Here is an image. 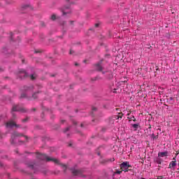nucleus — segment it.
Instances as JSON below:
<instances>
[{
	"label": "nucleus",
	"instance_id": "nucleus-1",
	"mask_svg": "<svg viewBox=\"0 0 179 179\" xmlns=\"http://www.w3.org/2000/svg\"><path fill=\"white\" fill-rule=\"evenodd\" d=\"M37 159H38V160H45V162H52V163H55V164H58V166H62V169H63L64 173H66V170H68V165L62 164L61 163L59 159L57 158L50 157L45 154L38 153Z\"/></svg>",
	"mask_w": 179,
	"mask_h": 179
},
{
	"label": "nucleus",
	"instance_id": "nucleus-2",
	"mask_svg": "<svg viewBox=\"0 0 179 179\" xmlns=\"http://www.w3.org/2000/svg\"><path fill=\"white\" fill-rule=\"evenodd\" d=\"M120 169L122 171L127 173V171H131L132 170V166L129 164V162H124L120 164Z\"/></svg>",
	"mask_w": 179,
	"mask_h": 179
},
{
	"label": "nucleus",
	"instance_id": "nucleus-3",
	"mask_svg": "<svg viewBox=\"0 0 179 179\" xmlns=\"http://www.w3.org/2000/svg\"><path fill=\"white\" fill-rule=\"evenodd\" d=\"M13 111H21V113H26V109L24 108H20L18 105H14L12 108L13 120L16 118Z\"/></svg>",
	"mask_w": 179,
	"mask_h": 179
},
{
	"label": "nucleus",
	"instance_id": "nucleus-4",
	"mask_svg": "<svg viewBox=\"0 0 179 179\" xmlns=\"http://www.w3.org/2000/svg\"><path fill=\"white\" fill-rule=\"evenodd\" d=\"M62 12L63 13V15L65 16V15H68L69 13H71L72 11L71 10V7L68 6H64L62 9Z\"/></svg>",
	"mask_w": 179,
	"mask_h": 179
},
{
	"label": "nucleus",
	"instance_id": "nucleus-5",
	"mask_svg": "<svg viewBox=\"0 0 179 179\" xmlns=\"http://www.w3.org/2000/svg\"><path fill=\"white\" fill-rule=\"evenodd\" d=\"M6 127L7 128H11L12 127H16L17 128H19L20 127V125L16 124V123L15 122L10 121L6 124Z\"/></svg>",
	"mask_w": 179,
	"mask_h": 179
},
{
	"label": "nucleus",
	"instance_id": "nucleus-6",
	"mask_svg": "<svg viewBox=\"0 0 179 179\" xmlns=\"http://www.w3.org/2000/svg\"><path fill=\"white\" fill-rule=\"evenodd\" d=\"M20 136H23V134H20L17 131H14L11 136V139L13 141L15 138H19Z\"/></svg>",
	"mask_w": 179,
	"mask_h": 179
},
{
	"label": "nucleus",
	"instance_id": "nucleus-7",
	"mask_svg": "<svg viewBox=\"0 0 179 179\" xmlns=\"http://www.w3.org/2000/svg\"><path fill=\"white\" fill-rule=\"evenodd\" d=\"M72 174L73 176H82V171L80 170H78V169H73Z\"/></svg>",
	"mask_w": 179,
	"mask_h": 179
},
{
	"label": "nucleus",
	"instance_id": "nucleus-8",
	"mask_svg": "<svg viewBox=\"0 0 179 179\" xmlns=\"http://www.w3.org/2000/svg\"><path fill=\"white\" fill-rule=\"evenodd\" d=\"M96 69L99 72H102V73H106V72L103 71V66H101V64H96Z\"/></svg>",
	"mask_w": 179,
	"mask_h": 179
},
{
	"label": "nucleus",
	"instance_id": "nucleus-9",
	"mask_svg": "<svg viewBox=\"0 0 179 179\" xmlns=\"http://www.w3.org/2000/svg\"><path fill=\"white\" fill-rule=\"evenodd\" d=\"M159 157H167L169 156V152H162L158 153Z\"/></svg>",
	"mask_w": 179,
	"mask_h": 179
},
{
	"label": "nucleus",
	"instance_id": "nucleus-10",
	"mask_svg": "<svg viewBox=\"0 0 179 179\" xmlns=\"http://www.w3.org/2000/svg\"><path fill=\"white\" fill-rule=\"evenodd\" d=\"M19 73L21 76H23V78H26V76H27V73H26V71L24 69L20 70Z\"/></svg>",
	"mask_w": 179,
	"mask_h": 179
},
{
	"label": "nucleus",
	"instance_id": "nucleus-11",
	"mask_svg": "<svg viewBox=\"0 0 179 179\" xmlns=\"http://www.w3.org/2000/svg\"><path fill=\"white\" fill-rule=\"evenodd\" d=\"M127 115H128L127 118L128 120H129V121H134V122H136V119L135 118L134 116H129L131 115V113H128Z\"/></svg>",
	"mask_w": 179,
	"mask_h": 179
},
{
	"label": "nucleus",
	"instance_id": "nucleus-12",
	"mask_svg": "<svg viewBox=\"0 0 179 179\" xmlns=\"http://www.w3.org/2000/svg\"><path fill=\"white\" fill-rule=\"evenodd\" d=\"M177 166V162L176 161H172L169 164V169H172V167H176Z\"/></svg>",
	"mask_w": 179,
	"mask_h": 179
},
{
	"label": "nucleus",
	"instance_id": "nucleus-13",
	"mask_svg": "<svg viewBox=\"0 0 179 179\" xmlns=\"http://www.w3.org/2000/svg\"><path fill=\"white\" fill-rule=\"evenodd\" d=\"M27 166L29 167V169L33 170V169H34V164L33 162H29L27 164Z\"/></svg>",
	"mask_w": 179,
	"mask_h": 179
},
{
	"label": "nucleus",
	"instance_id": "nucleus-14",
	"mask_svg": "<svg viewBox=\"0 0 179 179\" xmlns=\"http://www.w3.org/2000/svg\"><path fill=\"white\" fill-rule=\"evenodd\" d=\"M163 162V160H162V159L160 158H156L155 159V163H157V164H161V163Z\"/></svg>",
	"mask_w": 179,
	"mask_h": 179
},
{
	"label": "nucleus",
	"instance_id": "nucleus-15",
	"mask_svg": "<svg viewBox=\"0 0 179 179\" xmlns=\"http://www.w3.org/2000/svg\"><path fill=\"white\" fill-rule=\"evenodd\" d=\"M132 127L134 128V131H138V129L139 128V124H132Z\"/></svg>",
	"mask_w": 179,
	"mask_h": 179
},
{
	"label": "nucleus",
	"instance_id": "nucleus-16",
	"mask_svg": "<svg viewBox=\"0 0 179 179\" xmlns=\"http://www.w3.org/2000/svg\"><path fill=\"white\" fill-rule=\"evenodd\" d=\"M26 97H27L26 93H22L20 96V99H26Z\"/></svg>",
	"mask_w": 179,
	"mask_h": 179
},
{
	"label": "nucleus",
	"instance_id": "nucleus-17",
	"mask_svg": "<svg viewBox=\"0 0 179 179\" xmlns=\"http://www.w3.org/2000/svg\"><path fill=\"white\" fill-rule=\"evenodd\" d=\"M38 94V92H35L33 95L32 97L34 100H36V99H37V94Z\"/></svg>",
	"mask_w": 179,
	"mask_h": 179
},
{
	"label": "nucleus",
	"instance_id": "nucleus-18",
	"mask_svg": "<svg viewBox=\"0 0 179 179\" xmlns=\"http://www.w3.org/2000/svg\"><path fill=\"white\" fill-rule=\"evenodd\" d=\"M122 115H124L122 113H119L117 115V119L119 120V118H122Z\"/></svg>",
	"mask_w": 179,
	"mask_h": 179
},
{
	"label": "nucleus",
	"instance_id": "nucleus-19",
	"mask_svg": "<svg viewBox=\"0 0 179 179\" xmlns=\"http://www.w3.org/2000/svg\"><path fill=\"white\" fill-rule=\"evenodd\" d=\"M55 19H57V16L53 14V15L51 16V20H55Z\"/></svg>",
	"mask_w": 179,
	"mask_h": 179
},
{
	"label": "nucleus",
	"instance_id": "nucleus-20",
	"mask_svg": "<svg viewBox=\"0 0 179 179\" xmlns=\"http://www.w3.org/2000/svg\"><path fill=\"white\" fill-rule=\"evenodd\" d=\"M113 77H114V76H113V73H109V76L108 77V79H113Z\"/></svg>",
	"mask_w": 179,
	"mask_h": 179
},
{
	"label": "nucleus",
	"instance_id": "nucleus-21",
	"mask_svg": "<svg viewBox=\"0 0 179 179\" xmlns=\"http://www.w3.org/2000/svg\"><path fill=\"white\" fill-rule=\"evenodd\" d=\"M30 78H31V80H34V79H36V76L32 74V75L30 76Z\"/></svg>",
	"mask_w": 179,
	"mask_h": 179
},
{
	"label": "nucleus",
	"instance_id": "nucleus-22",
	"mask_svg": "<svg viewBox=\"0 0 179 179\" xmlns=\"http://www.w3.org/2000/svg\"><path fill=\"white\" fill-rule=\"evenodd\" d=\"M27 121H29V117L22 120V122H27Z\"/></svg>",
	"mask_w": 179,
	"mask_h": 179
},
{
	"label": "nucleus",
	"instance_id": "nucleus-23",
	"mask_svg": "<svg viewBox=\"0 0 179 179\" xmlns=\"http://www.w3.org/2000/svg\"><path fill=\"white\" fill-rule=\"evenodd\" d=\"M121 173H122V171H116L115 174H121Z\"/></svg>",
	"mask_w": 179,
	"mask_h": 179
},
{
	"label": "nucleus",
	"instance_id": "nucleus-24",
	"mask_svg": "<svg viewBox=\"0 0 179 179\" xmlns=\"http://www.w3.org/2000/svg\"><path fill=\"white\" fill-rule=\"evenodd\" d=\"M179 155V150L176 151V153L175 154L176 157H177Z\"/></svg>",
	"mask_w": 179,
	"mask_h": 179
},
{
	"label": "nucleus",
	"instance_id": "nucleus-25",
	"mask_svg": "<svg viewBox=\"0 0 179 179\" xmlns=\"http://www.w3.org/2000/svg\"><path fill=\"white\" fill-rule=\"evenodd\" d=\"M164 177L163 176L157 177V179H164Z\"/></svg>",
	"mask_w": 179,
	"mask_h": 179
},
{
	"label": "nucleus",
	"instance_id": "nucleus-26",
	"mask_svg": "<svg viewBox=\"0 0 179 179\" xmlns=\"http://www.w3.org/2000/svg\"><path fill=\"white\" fill-rule=\"evenodd\" d=\"M177 157L175 156V157H173V162H176L177 163Z\"/></svg>",
	"mask_w": 179,
	"mask_h": 179
},
{
	"label": "nucleus",
	"instance_id": "nucleus-27",
	"mask_svg": "<svg viewBox=\"0 0 179 179\" xmlns=\"http://www.w3.org/2000/svg\"><path fill=\"white\" fill-rule=\"evenodd\" d=\"M69 131V127H66L64 130V132H68Z\"/></svg>",
	"mask_w": 179,
	"mask_h": 179
},
{
	"label": "nucleus",
	"instance_id": "nucleus-28",
	"mask_svg": "<svg viewBox=\"0 0 179 179\" xmlns=\"http://www.w3.org/2000/svg\"><path fill=\"white\" fill-rule=\"evenodd\" d=\"M97 110V108L93 107L92 108V111H96Z\"/></svg>",
	"mask_w": 179,
	"mask_h": 179
},
{
	"label": "nucleus",
	"instance_id": "nucleus-29",
	"mask_svg": "<svg viewBox=\"0 0 179 179\" xmlns=\"http://www.w3.org/2000/svg\"><path fill=\"white\" fill-rule=\"evenodd\" d=\"M117 90H118V89H113V93H117Z\"/></svg>",
	"mask_w": 179,
	"mask_h": 179
},
{
	"label": "nucleus",
	"instance_id": "nucleus-30",
	"mask_svg": "<svg viewBox=\"0 0 179 179\" xmlns=\"http://www.w3.org/2000/svg\"><path fill=\"white\" fill-rule=\"evenodd\" d=\"M34 52L35 54H38V52H40V50H35Z\"/></svg>",
	"mask_w": 179,
	"mask_h": 179
},
{
	"label": "nucleus",
	"instance_id": "nucleus-31",
	"mask_svg": "<svg viewBox=\"0 0 179 179\" xmlns=\"http://www.w3.org/2000/svg\"><path fill=\"white\" fill-rule=\"evenodd\" d=\"M73 52H75L73 50H70V54H71V55L73 54Z\"/></svg>",
	"mask_w": 179,
	"mask_h": 179
},
{
	"label": "nucleus",
	"instance_id": "nucleus-32",
	"mask_svg": "<svg viewBox=\"0 0 179 179\" xmlns=\"http://www.w3.org/2000/svg\"><path fill=\"white\" fill-rule=\"evenodd\" d=\"M36 110L37 109L36 108H34L31 109L32 111H36Z\"/></svg>",
	"mask_w": 179,
	"mask_h": 179
},
{
	"label": "nucleus",
	"instance_id": "nucleus-33",
	"mask_svg": "<svg viewBox=\"0 0 179 179\" xmlns=\"http://www.w3.org/2000/svg\"><path fill=\"white\" fill-rule=\"evenodd\" d=\"M26 8H29V5L24 6V8L26 9Z\"/></svg>",
	"mask_w": 179,
	"mask_h": 179
},
{
	"label": "nucleus",
	"instance_id": "nucleus-34",
	"mask_svg": "<svg viewBox=\"0 0 179 179\" xmlns=\"http://www.w3.org/2000/svg\"><path fill=\"white\" fill-rule=\"evenodd\" d=\"M2 166H3V164H2V162H0V167H2Z\"/></svg>",
	"mask_w": 179,
	"mask_h": 179
},
{
	"label": "nucleus",
	"instance_id": "nucleus-35",
	"mask_svg": "<svg viewBox=\"0 0 179 179\" xmlns=\"http://www.w3.org/2000/svg\"><path fill=\"white\" fill-rule=\"evenodd\" d=\"M95 27H99V24H95Z\"/></svg>",
	"mask_w": 179,
	"mask_h": 179
},
{
	"label": "nucleus",
	"instance_id": "nucleus-36",
	"mask_svg": "<svg viewBox=\"0 0 179 179\" xmlns=\"http://www.w3.org/2000/svg\"><path fill=\"white\" fill-rule=\"evenodd\" d=\"M152 128V125H149L148 129H150Z\"/></svg>",
	"mask_w": 179,
	"mask_h": 179
},
{
	"label": "nucleus",
	"instance_id": "nucleus-37",
	"mask_svg": "<svg viewBox=\"0 0 179 179\" xmlns=\"http://www.w3.org/2000/svg\"><path fill=\"white\" fill-rule=\"evenodd\" d=\"M70 24H73V21H71Z\"/></svg>",
	"mask_w": 179,
	"mask_h": 179
},
{
	"label": "nucleus",
	"instance_id": "nucleus-38",
	"mask_svg": "<svg viewBox=\"0 0 179 179\" xmlns=\"http://www.w3.org/2000/svg\"><path fill=\"white\" fill-rule=\"evenodd\" d=\"M75 65H76V66H78L79 65V64L76 63Z\"/></svg>",
	"mask_w": 179,
	"mask_h": 179
},
{
	"label": "nucleus",
	"instance_id": "nucleus-39",
	"mask_svg": "<svg viewBox=\"0 0 179 179\" xmlns=\"http://www.w3.org/2000/svg\"><path fill=\"white\" fill-rule=\"evenodd\" d=\"M22 64H24V59H22Z\"/></svg>",
	"mask_w": 179,
	"mask_h": 179
},
{
	"label": "nucleus",
	"instance_id": "nucleus-40",
	"mask_svg": "<svg viewBox=\"0 0 179 179\" xmlns=\"http://www.w3.org/2000/svg\"><path fill=\"white\" fill-rule=\"evenodd\" d=\"M62 24H63V25L65 24V22H63Z\"/></svg>",
	"mask_w": 179,
	"mask_h": 179
},
{
	"label": "nucleus",
	"instance_id": "nucleus-41",
	"mask_svg": "<svg viewBox=\"0 0 179 179\" xmlns=\"http://www.w3.org/2000/svg\"><path fill=\"white\" fill-rule=\"evenodd\" d=\"M141 179H145V178H142Z\"/></svg>",
	"mask_w": 179,
	"mask_h": 179
},
{
	"label": "nucleus",
	"instance_id": "nucleus-42",
	"mask_svg": "<svg viewBox=\"0 0 179 179\" xmlns=\"http://www.w3.org/2000/svg\"><path fill=\"white\" fill-rule=\"evenodd\" d=\"M81 127H83V124H81Z\"/></svg>",
	"mask_w": 179,
	"mask_h": 179
},
{
	"label": "nucleus",
	"instance_id": "nucleus-43",
	"mask_svg": "<svg viewBox=\"0 0 179 179\" xmlns=\"http://www.w3.org/2000/svg\"><path fill=\"white\" fill-rule=\"evenodd\" d=\"M11 143H13V141H11Z\"/></svg>",
	"mask_w": 179,
	"mask_h": 179
},
{
	"label": "nucleus",
	"instance_id": "nucleus-44",
	"mask_svg": "<svg viewBox=\"0 0 179 179\" xmlns=\"http://www.w3.org/2000/svg\"><path fill=\"white\" fill-rule=\"evenodd\" d=\"M8 3H12L11 2H9Z\"/></svg>",
	"mask_w": 179,
	"mask_h": 179
},
{
	"label": "nucleus",
	"instance_id": "nucleus-45",
	"mask_svg": "<svg viewBox=\"0 0 179 179\" xmlns=\"http://www.w3.org/2000/svg\"><path fill=\"white\" fill-rule=\"evenodd\" d=\"M0 121H1V117H0Z\"/></svg>",
	"mask_w": 179,
	"mask_h": 179
}]
</instances>
